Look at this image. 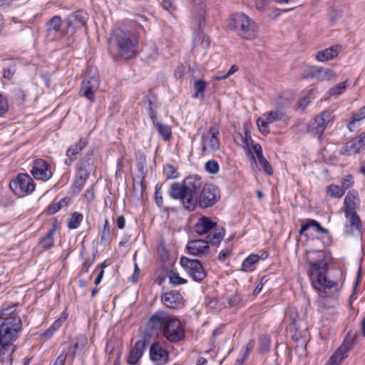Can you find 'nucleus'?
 I'll use <instances>...</instances> for the list:
<instances>
[{
    "instance_id": "nucleus-1",
    "label": "nucleus",
    "mask_w": 365,
    "mask_h": 365,
    "mask_svg": "<svg viewBox=\"0 0 365 365\" xmlns=\"http://www.w3.org/2000/svg\"><path fill=\"white\" fill-rule=\"evenodd\" d=\"M306 262L309 266L308 272L312 287L319 292H327L336 285L327 277L329 267L324 252L312 251L307 253Z\"/></svg>"
},
{
    "instance_id": "nucleus-2",
    "label": "nucleus",
    "mask_w": 365,
    "mask_h": 365,
    "mask_svg": "<svg viewBox=\"0 0 365 365\" xmlns=\"http://www.w3.org/2000/svg\"><path fill=\"white\" fill-rule=\"evenodd\" d=\"M138 44L135 34L117 29L108 39V51L115 58L130 60L135 56Z\"/></svg>"
},
{
    "instance_id": "nucleus-3",
    "label": "nucleus",
    "mask_w": 365,
    "mask_h": 365,
    "mask_svg": "<svg viewBox=\"0 0 365 365\" xmlns=\"http://www.w3.org/2000/svg\"><path fill=\"white\" fill-rule=\"evenodd\" d=\"M202 181L196 176L185 178L182 184L173 183L170 189V195L173 199L181 200L184 207L187 210H193L197 205Z\"/></svg>"
},
{
    "instance_id": "nucleus-4",
    "label": "nucleus",
    "mask_w": 365,
    "mask_h": 365,
    "mask_svg": "<svg viewBox=\"0 0 365 365\" xmlns=\"http://www.w3.org/2000/svg\"><path fill=\"white\" fill-rule=\"evenodd\" d=\"M191 17L197 24V29L193 38L192 49L200 45L203 49L210 46V41L207 36L203 34L205 24L206 6L205 0H192L190 4Z\"/></svg>"
},
{
    "instance_id": "nucleus-5",
    "label": "nucleus",
    "mask_w": 365,
    "mask_h": 365,
    "mask_svg": "<svg viewBox=\"0 0 365 365\" xmlns=\"http://www.w3.org/2000/svg\"><path fill=\"white\" fill-rule=\"evenodd\" d=\"M229 28L245 39L252 40L257 36V25L243 13L234 14L230 16Z\"/></svg>"
},
{
    "instance_id": "nucleus-6",
    "label": "nucleus",
    "mask_w": 365,
    "mask_h": 365,
    "mask_svg": "<svg viewBox=\"0 0 365 365\" xmlns=\"http://www.w3.org/2000/svg\"><path fill=\"white\" fill-rule=\"evenodd\" d=\"M21 328L22 322L19 316L6 318L0 325V345L13 344Z\"/></svg>"
},
{
    "instance_id": "nucleus-7",
    "label": "nucleus",
    "mask_w": 365,
    "mask_h": 365,
    "mask_svg": "<svg viewBox=\"0 0 365 365\" xmlns=\"http://www.w3.org/2000/svg\"><path fill=\"white\" fill-rule=\"evenodd\" d=\"M163 334L168 341L172 343L179 342L185 337V329L181 322L170 315L163 327Z\"/></svg>"
},
{
    "instance_id": "nucleus-8",
    "label": "nucleus",
    "mask_w": 365,
    "mask_h": 365,
    "mask_svg": "<svg viewBox=\"0 0 365 365\" xmlns=\"http://www.w3.org/2000/svg\"><path fill=\"white\" fill-rule=\"evenodd\" d=\"M9 186L14 193L19 197H24L35 189L34 180L27 173L19 174L10 182Z\"/></svg>"
},
{
    "instance_id": "nucleus-9",
    "label": "nucleus",
    "mask_w": 365,
    "mask_h": 365,
    "mask_svg": "<svg viewBox=\"0 0 365 365\" xmlns=\"http://www.w3.org/2000/svg\"><path fill=\"white\" fill-rule=\"evenodd\" d=\"M169 314L167 312L159 310L153 314L146 323L145 337H157L163 332V327L168 320Z\"/></svg>"
},
{
    "instance_id": "nucleus-10",
    "label": "nucleus",
    "mask_w": 365,
    "mask_h": 365,
    "mask_svg": "<svg viewBox=\"0 0 365 365\" xmlns=\"http://www.w3.org/2000/svg\"><path fill=\"white\" fill-rule=\"evenodd\" d=\"M220 199V192L217 187L212 184L205 185L198 195L197 204L200 207L206 208L216 204Z\"/></svg>"
},
{
    "instance_id": "nucleus-11",
    "label": "nucleus",
    "mask_w": 365,
    "mask_h": 365,
    "mask_svg": "<svg viewBox=\"0 0 365 365\" xmlns=\"http://www.w3.org/2000/svg\"><path fill=\"white\" fill-rule=\"evenodd\" d=\"M180 264L187 271L189 275L196 282H201L206 277V272L197 259H190L182 257L180 259Z\"/></svg>"
},
{
    "instance_id": "nucleus-12",
    "label": "nucleus",
    "mask_w": 365,
    "mask_h": 365,
    "mask_svg": "<svg viewBox=\"0 0 365 365\" xmlns=\"http://www.w3.org/2000/svg\"><path fill=\"white\" fill-rule=\"evenodd\" d=\"M334 121V115L332 111L326 110L317 115L310 122V130L316 134L321 135L327 127Z\"/></svg>"
},
{
    "instance_id": "nucleus-13",
    "label": "nucleus",
    "mask_w": 365,
    "mask_h": 365,
    "mask_svg": "<svg viewBox=\"0 0 365 365\" xmlns=\"http://www.w3.org/2000/svg\"><path fill=\"white\" fill-rule=\"evenodd\" d=\"M219 135V127L212 126L208 133L203 135L201 139L202 155L216 151L220 148V140L217 138Z\"/></svg>"
},
{
    "instance_id": "nucleus-14",
    "label": "nucleus",
    "mask_w": 365,
    "mask_h": 365,
    "mask_svg": "<svg viewBox=\"0 0 365 365\" xmlns=\"http://www.w3.org/2000/svg\"><path fill=\"white\" fill-rule=\"evenodd\" d=\"M284 115L280 110H271L264 113L257 120V125L259 131L265 135L269 133L268 125L283 119Z\"/></svg>"
},
{
    "instance_id": "nucleus-15",
    "label": "nucleus",
    "mask_w": 365,
    "mask_h": 365,
    "mask_svg": "<svg viewBox=\"0 0 365 365\" xmlns=\"http://www.w3.org/2000/svg\"><path fill=\"white\" fill-rule=\"evenodd\" d=\"M354 339H349L348 336L344 339L342 344L330 357L325 365H339L348 356V352L351 349L354 345Z\"/></svg>"
},
{
    "instance_id": "nucleus-16",
    "label": "nucleus",
    "mask_w": 365,
    "mask_h": 365,
    "mask_svg": "<svg viewBox=\"0 0 365 365\" xmlns=\"http://www.w3.org/2000/svg\"><path fill=\"white\" fill-rule=\"evenodd\" d=\"M31 173L36 180L46 181L52 176V172L48 163L43 159H37L34 161Z\"/></svg>"
},
{
    "instance_id": "nucleus-17",
    "label": "nucleus",
    "mask_w": 365,
    "mask_h": 365,
    "mask_svg": "<svg viewBox=\"0 0 365 365\" xmlns=\"http://www.w3.org/2000/svg\"><path fill=\"white\" fill-rule=\"evenodd\" d=\"M87 18V14L81 11H78L69 16L64 21L67 29V34H72L75 31V28L85 26Z\"/></svg>"
},
{
    "instance_id": "nucleus-18",
    "label": "nucleus",
    "mask_w": 365,
    "mask_h": 365,
    "mask_svg": "<svg viewBox=\"0 0 365 365\" xmlns=\"http://www.w3.org/2000/svg\"><path fill=\"white\" fill-rule=\"evenodd\" d=\"M148 344L149 341L145 339V337L136 341L130 350L129 355L127 359L128 364L130 365H136L143 356L145 349Z\"/></svg>"
},
{
    "instance_id": "nucleus-19",
    "label": "nucleus",
    "mask_w": 365,
    "mask_h": 365,
    "mask_svg": "<svg viewBox=\"0 0 365 365\" xmlns=\"http://www.w3.org/2000/svg\"><path fill=\"white\" fill-rule=\"evenodd\" d=\"M308 76L319 81H330L336 78V73L329 68L311 66Z\"/></svg>"
},
{
    "instance_id": "nucleus-20",
    "label": "nucleus",
    "mask_w": 365,
    "mask_h": 365,
    "mask_svg": "<svg viewBox=\"0 0 365 365\" xmlns=\"http://www.w3.org/2000/svg\"><path fill=\"white\" fill-rule=\"evenodd\" d=\"M150 358L156 365H163L168 361V352L159 343H153L150 347Z\"/></svg>"
},
{
    "instance_id": "nucleus-21",
    "label": "nucleus",
    "mask_w": 365,
    "mask_h": 365,
    "mask_svg": "<svg viewBox=\"0 0 365 365\" xmlns=\"http://www.w3.org/2000/svg\"><path fill=\"white\" fill-rule=\"evenodd\" d=\"M365 146V135H360L355 139L346 143L341 153L345 155H352L357 153Z\"/></svg>"
},
{
    "instance_id": "nucleus-22",
    "label": "nucleus",
    "mask_w": 365,
    "mask_h": 365,
    "mask_svg": "<svg viewBox=\"0 0 365 365\" xmlns=\"http://www.w3.org/2000/svg\"><path fill=\"white\" fill-rule=\"evenodd\" d=\"M163 303L169 308L177 309L183 306V299L180 293L175 290L166 292L162 297Z\"/></svg>"
},
{
    "instance_id": "nucleus-23",
    "label": "nucleus",
    "mask_w": 365,
    "mask_h": 365,
    "mask_svg": "<svg viewBox=\"0 0 365 365\" xmlns=\"http://www.w3.org/2000/svg\"><path fill=\"white\" fill-rule=\"evenodd\" d=\"M99 81L96 77H92L88 80L83 81L81 85V92L82 95L91 101H94V93L98 89Z\"/></svg>"
},
{
    "instance_id": "nucleus-24",
    "label": "nucleus",
    "mask_w": 365,
    "mask_h": 365,
    "mask_svg": "<svg viewBox=\"0 0 365 365\" xmlns=\"http://www.w3.org/2000/svg\"><path fill=\"white\" fill-rule=\"evenodd\" d=\"M360 205L359 194L356 190H349L346 195L344 201V213L356 212Z\"/></svg>"
},
{
    "instance_id": "nucleus-25",
    "label": "nucleus",
    "mask_w": 365,
    "mask_h": 365,
    "mask_svg": "<svg viewBox=\"0 0 365 365\" xmlns=\"http://www.w3.org/2000/svg\"><path fill=\"white\" fill-rule=\"evenodd\" d=\"M189 253L194 256H200L208 253L210 247L206 240H195L190 241L187 245Z\"/></svg>"
},
{
    "instance_id": "nucleus-26",
    "label": "nucleus",
    "mask_w": 365,
    "mask_h": 365,
    "mask_svg": "<svg viewBox=\"0 0 365 365\" xmlns=\"http://www.w3.org/2000/svg\"><path fill=\"white\" fill-rule=\"evenodd\" d=\"M347 220L346 225V231L349 234H354V232H361V221L359 216L356 212H347L344 213Z\"/></svg>"
},
{
    "instance_id": "nucleus-27",
    "label": "nucleus",
    "mask_w": 365,
    "mask_h": 365,
    "mask_svg": "<svg viewBox=\"0 0 365 365\" xmlns=\"http://www.w3.org/2000/svg\"><path fill=\"white\" fill-rule=\"evenodd\" d=\"M341 49L339 45H334L326 49L318 51L315 55V58L319 62H326L335 58Z\"/></svg>"
},
{
    "instance_id": "nucleus-28",
    "label": "nucleus",
    "mask_w": 365,
    "mask_h": 365,
    "mask_svg": "<svg viewBox=\"0 0 365 365\" xmlns=\"http://www.w3.org/2000/svg\"><path fill=\"white\" fill-rule=\"evenodd\" d=\"M216 222L207 217H200L194 225V231L198 235L208 234L216 225Z\"/></svg>"
},
{
    "instance_id": "nucleus-29",
    "label": "nucleus",
    "mask_w": 365,
    "mask_h": 365,
    "mask_svg": "<svg viewBox=\"0 0 365 365\" xmlns=\"http://www.w3.org/2000/svg\"><path fill=\"white\" fill-rule=\"evenodd\" d=\"M62 25V21L60 16H54L47 23V32L48 34H54L55 36L56 35L58 36H65L68 35L67 30L61 31V26Z\"/></svg>"
},
{
    "instance_id": "nucleus-30",
    "label": "nucleus",
    "mask_w": 365,
    "mask_h": 365,
    "mask_svg": "<svg viewBox=\"0 0 365 365\" xmlns=\"http://www.w3.org/2000/svg\"><path fill=\"white\" fill-rule=\"evenodd\" d=\"M86 141L81 138L79 142L75 145H72L66 151V156L68 159L65 160V163L67 165H70L71 163L76 160V155L86 147Z\"/></svg>"
},
{
    "instance_id": "nucleus-31",
    "label": "nucleus",
    "mask_w": 365,
    "mask_h": 365,
    "mask_svg": "<svg viewBox=\"0 0 365 365\" xmlns=\"http://www.w3.org/2000/svg\"><path fill=\"white\" fill-rule=\"evenodd\" d=\"M225 235V230L217 225L211 230L207 236V242L212 245H217L220 243Z\"/></svg>"
},
{
    "instance_id": "nucleus-32",
    "label": "nucleus",
    "mask_w": 365,
    "mask_h": 365,
    "mask_svg": "<svg viewBox=\"0 0 365 365\" xmlns=\"http://www.w3.org/2000/svg\"><path fill=\"white\" fill-rule=\"evenodd\" d=\"M0 346V359L2 365H11L12 354L14 351L13 344H1Z\"/></svg>"
},
{
    "instance_id": "nucleus-33",
    "label": "nucleus",
    "mask_w": 365,
    "mask_h": 365,
    "mask_svg": "<svg viewBox=\"0 0 365 365\" xmlns=\"http://www.w3.org/2000/svg\"><path fill=\"white\" fill-rule=\"evenodd\" d=\"M310 227H314L318 232H322L324 234L329 233L328 230L322 227L317 221L312 219H307L302 223L301 228L299 231V235L304 234V232Z\"/></svg>"
},
{
    "instance_id": "nucleus-34",
    "label": "nucleus",
    "mask_w": 365,
    "mask_h": 365,
    "mask_svg": "<svg viewBox=\"0 0 365 365\" xmlns=\"http://www.w3.org/2000/svg\"><path fill=\"white\" fill-rule=\"evenodd\" d=\"M89 173L88 170L83 166V164L78 168L76 178L74 182V187L80 191L88 179Z\"/></svg>"
},
{
    "instance_id": "nucleus-35",
    "label": "nucleus",
    "mask_w": 365,
    "mask_h": 365,
    "mask_svg": "<svg viewBox=\"0 0 365 365\" xmlns=\"http://www.w3.org/2000/svg\"><path fill=\"white\" fill-rule=\"evenodd\" d=\"M56 230V225L53 224L51 229L48 230L45 236H43L40 242V245L44 249H50L54 244L53 234Z\"/></svg>"
},
{
    "instance_id": "nucleus-36",
    "label": "nucleus",
    "mask_w": 365,
    "mask_h": 365,
    "mask_svg": "<svg viewBox=\"0 0 365 365\" xmlns=\"http://www.w3.org/2000/svg\"><path fill=\"white\" fill-rule=\"evenodd\" d=\"M233 138L237 145L241 146L242 148L247 150L250 153H251L250 149L248 135L246 130H245V135L240 132H235L233 134Z\"/></svg>"
},
{
    "instance_id": "nucleus-37",
    "label": "nucleus",
    "mask_w": 365,
    "mask_h": 365,
    "mask_svg": "<svg viewBox=\"0 0 365 365\" xmlns=\"http://www.w3.org/2000/svg\"><path fill=\"white\" fill-rule=\"evenodd\" d=\"M207 83L203 80H196L194 81L193 89L194 93L192 97L195 98L203 99L205 96V91Z\"/></svg>"
},
{
    "instance_id": "nucleus-38",
    "label": "nucleus",
    "mask_w": 365,
    "mask_h": 365,
    "mask_svg": "<svg viewBox=\"0 0 365 365\" xmlns=\"http://www.w3.org/2000/svg\"><path fill=\"white\" fill-rule=\"evenodd\" d=\"M154 125L157 128L158 133L165 140H170L172 136V131L169 125H164L160 122H154Z\"/></svg>"
},
{
    "instance_id": "nucleus-39",
    "label": "nucleus",
    "mask_w": 365,
    "mask_h": 365,
    "mask_svg": "<svg viewBox=\"0 0 365 365\" xmlns=\"http://www.w3.org/2000/svg\"><path fill=\"white\" fill-rule=\"evenodd\" d=\"M88 343V339L86 336L83 334L78 335L76 338V342L74 344V350L72 353L74 357L78 351H82Z\"/></svg>"
},
{
    "instance_id": "nucleus-40",
    "label": "nucleus",
    "mask_w": 365,
    "mask_h": 365,
    "mask_svg": "<svg viewBox=\"0 0 365 365\" xmlns=\"http://www.w3.org/2000/svg\"><path fill=\"white\" fill-rule=\"evenodd\" d=\"M83 216L82 214L75 212L72 213L68 222V227L70 229H76L83 221Z\"/></svg>"
},
{
    "instance_id": "nucleus-41",
    "label": "nucleus",
    "mask_w": 365,
    "mask_h": 365,
    "mask_svg": "<svg viewBox=\"0 0 365 365\" xmlns=\"http://www.w3.org/2000/svg\"><path fill=\"white\" fill-rule=\"evenodd\" d=\"M16 312V305L13 304L11 306L9 305H4L1 310L0 311V320H5L7 317H11L12 316H16L14 314Z\"/></svg>"
},
{
    "instance_id": "nucleus-42",
    "label": "nucleus",
    "mask_w": 365,
    "mask_h": 365,
    "mask_svg": "<svg viewBox=\"0 0 365 365\" xmlns=\"http://www.w3.org/2000/svg\"><path fill=\"white\" fill-rule=\"evenodd\" d=\"M327 194L330 196L336 198L341 197L344 194V189L341 188V187L336 185H330L328 186L327 188Z\"/></svg>"
},
{
    "instance_id": "nucleus-43",
    "label": "nucleus",
    "mask_w": 365,
    "mask_h": 365,
    "mask_svg": "<svg viewBox=\"0 0 365 365\" xmlns=\"http://www.w3.org/2000/svg\"><path fill=\"white\" fill-rule=\"evenodd\" d=\"M365 118V106H362L357 112L352 113V120L347 125L349 130H352L351 125Z\"/></svg>"
},
{
    "instance_id": "nucleus-44",
    "label": "nucleus",
    "mask_w": 365,
    "mask_h": 365,
    "mask_svg": "<svg viewBox=\"0 0 365 365\" xmlns=\"http://www.w3.org/2000/svg\"><path fill=\"white\" fill-rule=\"evenodd\" d=\"M270 337L267 334L262 335L259 338V351L268 352L270 349Z\"/></svg>"
},
{
    "instance_id": "nucleus-45",
    "label": "nucleus",
    "mask_w": 365,
    "mask_h": 365,
    "mask_svg": "<svg viewBox=\"0 0 365 365\" xmlns=\"http://www.w3.org/2000/svg\"><path fill=\"white\" fill-rule=\"evenodd\" d=\"M259 260V256L257 255H250L242 262V267L245 270H247L252 267Z\"/></svg>"
},
{
    "instance_id": "nucleus-46",
    "label": "nucleus",
    "mask_w": 365,
    "mask_h": 365,
    "mask_svg": "<svg viewBox=\"0 0 365 365\" xmlns=\"http://www.w3.org/2000/svg\"><path fill=\"white\" fill-rule=\"evenodd\" d=\"M66 205V199H61L58 202H54L50 205L47 210V212L49 215H53L59 211Z\"/></svg>"
},
{
    "instance_id": "nucleus-47",
    "label": "nucleus",
    "mask_w": 365,
    "mask_h": 365,
    "mask_svg": "<svg viewBox=\"0 0 365 365\" xmlns=\"http://www.w3.org/2000/svg\"><path fill=\"white\" fill-rule=\"evenodd\" d=\"M169 279L173 285H180L185 284L186 280L179 276V274L173 271H170L168 274Z\"/></svg>"
},
{
    "instance_id": "nucleus-48",
    "label": "nucleus",
    "mask_w": 365,
    "mask_h": 365,
    "mask_svg": "<svg viewBox=\"0 0 365 365\" xmlns=\"http://www.w3.org/2000/svg\"><path fill=\"white\" fill-rule=\"evenodd\" d=\"M205 170L210 174H216L219 171V165L215 160H210L205 163Z\"/></svg>"
},
{
    "instance_id": "nucleus-49",
    "label": "nucleus",
    "mask_w": 365,
    "mask_h": 365,
    "mask_svg": "<svg viewBox=\"0 0 365 365\" xmlns=\"http://www.w3.org/2000/svg\"><path fill=\"white\" fill-rule=\"evenodd\" d=\"M346 87V82L338 83L329 89V93L330 96L340 95L345 91Z\"/></svg>"
},
{
    "instance_id": "nucleus-50",
    "label": "nucleus",
    "mask_w": 365,
    "mask_h": 365,
    "mask_svg": "<svg viewBox=\"0 0 365 365\" xmlns=\"http://www.w3.org/2000/svg\"><path fill=\"white\" fill-rule=\"evenodd\" d=\"M9 110V104L6 98L0 93V117L4 116Z\"/></svg>"
},
{
    "instance_id": "nucleus-51",
    "label": "nucleus",
    "mask_w": 365,
    "mask_h": 365,
    "mask_svg": "<svg viewBox=\"0 0 365 365\" xmlns=\"http://www.w3.org/2000/svg\"><path fill=\"white\" fill-rule=\"evenodd\" d=\"M164 174L168 178H176L178 175L177 170L170 165H167L164 167Z\"/></svg>"
},
{
    "instance_id": "nucleus-52",
    "label": "nucleus",
    "mask_w": 365,
    "mask_h": 365,
    "mask_svg": "<svg viewBox=\"0 0 365 365\" xmlns=\"http://www.w3.org/2000/svg\"><path fill=\"white\" fill-rule=\"evenodd\" d=\"M342 15V11L340 9L333 8L329 12V17L331 21L334 23L339 18H341Z\"/></svg>"
},
{
    "instance_id": "nucleus-53",
    "label": "nucleus",
    "mask_w": 365,
    "mask_h": 365,
    "mask_svg": "<svg viewBox=\"0 0 365 365\" xmlns=\"http://www.w3.org/2000/svg\"><path fill=\"white\" fill-rule=\"evenodd\" d=\"M162 185L160 184L156 185L155 190V202L158 206L163 205V197L161 195Z\"/></svg>"
},
{
    "instance_id": "nucleus-54",
    "label": "nucleus",
    "mask_w": 365,
    "mask_h": 365,
    "mask_svg": "<svg viewBox=\"0 0 365 365\" xmlns=\"http://www.w3.org/2000/svg\"><path fill=\"white\" fill-rule=\"evenodd\" d=\"M354 182H353V178L351 175H346L345 176L342 181H341V188L344 189V191L345 192V190L349 187H351L353 185Z\"/></svg>"
},
{
    "instance_id": "nucleus-55",
    "label": "nucleus",
    "mask_w": 365,
    "mask_h": 365,
    "mask_svg": "<svg viewBox=\"0 0 365 365\" xmlns=\"http://www.w3.org/2000/svg\"><path fill=\"white\" fill-rule=\"evenodd\" d=\"M110 236V227L108 220H105V223L103 227V230L101 232V240L106 241L108 240Z\"/></svg>"
},
{
    "instance_id": "nucleus-56",
    "label": "nucleus",
    "mask_w": 365,
    "mask_h": 365,
    "mask_svg": "<svg viewBox=\"0 0 365 365\" xmlns=\"http://www.w3.org/2000/svg\"><path fill=\"white\" fill-rule=\"evenodd\" d=\"M16 69L14 67L4 69L3 76L4 78L11 80L15 74Z\"/></svg>"
},
{
    "instance_id": "nucleus-57",
    "label": "nucleus",
    "mask_w": 365,
    "mask_h": 365,
    "mask_svg": "<svg viewBox=\"0 0 365 365\" xmlns=\"http://www.w3.org/2000/svg\"><path fill=\"white\" fill-rule=\"evenodd\" d=\"M263 170L265 173H267L269 175H272L273 174L272 168L267 161V160H265L262 164H260Z\"/></svg>"
},
{
    "instance_id": "nucleus-58",
    "label": "nucleus",
    "mask_w": 365,
    "mask_h": 365,
    "mask_svg": "<svg viewBox=\"0 0 365 365\" xmlns=\"http://www.w3.org/2000/svg\"><path fill=\"white\" fill-rule=\"evenodd\" d=\"M162 6L164 9L166 10H174L175 9V5L174 0H163Z\"/></svg>"
},
{
    "instance_id": "nucleus-59",
    "label": "nucleus",
    "mask_w": 365,
    "mask_h": 365,
    "mask_svg": "<svg viewBox=\"0 0 365 365\" xmlns=\"http://www.w3.org/2000/svg\"><path fill=\"white\" fill-rule=\"evenodd\" d=\"M66 319V317H61L59 319H58L57 320H56L53 322V324H52V326L51 327L52 330L53 331L58 330L61 327L62 322H64Z\"/></svg>"
},
{
    "instance_id": "nucleus-60",
    "label": "nucleus",
    "mask_w": 365,
    "mask_h": 365,
    "mask_svg": "<svg viewBox=\"0 0 365 365\" xmlns=\"http://www.w3.org/2000/svg\"><path fill=\"white\" fill-rule=\"evenodd\" d=\"M104 266H105V265H104V262H103V263H101V264H100V267H101V268L100 269L99 272H98V275H97V277H96V279H95L94 283H95V284H96V285H98V284L101 282V279H102V277H103V273H104V271H103V267H104Z\"/></svg>"
},
{
    "instance_id": "nucleus-61",
    "label": "nucleus",
    "mask_w": 365,
    "mask_h": 365,
    "mask_svg": "<svg viewBox=\"0 0 365 365\" xmlns=\"http://www.w3.org/2000/svg\"><path fill=\"white\" fill-rule=\"evenodd\" d=\"M116 225H117V227L120 229V230H123L124 227H125V219L124 217V216L123 215H120L119 216L118 218H117V220H116Z\"/></svg>"
},
{
    "instance_id": "nucleus-62",
    "label": "nucleus",
    "mask_w": 365,
    "mask_h": 365,
    "mask_svg": "<svg viewBox=\"0 0 365 365\" xmlns=\"http://www.w3.org/2000/svg\"><path fill=\"white\" fill-rule=\"evenodd\" d=\"M66 356L64 354H60L53 364V365H64L66 361Z\"/></svg>"
},
{
    "instance_id": "nucleus-63",
    "label": "nucleus",
    "mask_w": 365,
    "mask_h": 365,
    "mask_svg": "<svg viewBox=\"0 0 365 365\" xmlns=\"http://www.w3.org/2000/svg\"><path fill=\"white\" fill-rule=\"evenodd\" d=\"M53 333H54V331L50 327L45 332H43L41 334V338L43 339H49L53 335Z\"/></svg>"
},
{
    "instance_id": "nucleus-64",
    "label": "nucleus",
    "mask_w": 365,
    "mask_h": 365,
    "mask_svg": "<svg viewBox=\"0 0 365 365\" xmlns=\"http://www.w3.org/2000/svg\"><path fill=\"white\" fill-rule=\"evenodd\" d=\"M85 197L88 201L92 200L94 197L93 190L92 188L88 189L85 192Z\"/></svg>"
}]
</instances>
